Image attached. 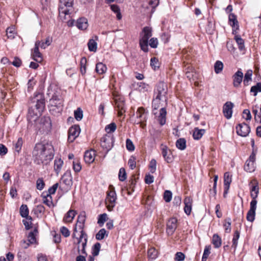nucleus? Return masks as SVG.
Listing matches in <instances>:
<instances>
[{"label":"nucleus","instance_id":"de8ad7c7","mask_svg":"<svg viewBox=\"0 0 261 261\" xmlns=\"http://www.w3.org/2000/svg\"><path fill=\"white\" fill-rule=\"evenodd\" d=\"M29 209L27 205L22 204L20 207V214L22 217H26L29 215Z\"/></svg>","mask_w":261,"mask_h":261},{"label":"nucleus","instance_id":"412c9836","mask_svg":"<svg viewBox=\"0 0 261 261\" xmlns=\"http://www.w3.org/2000/svg\"><path fill=\"white\" fill-rule=\"evenodd\" d=\"M95 151L94 149L86 151L84 157L85 162L88 164L93 163L95 160Z\"/></svg>","mask_w":261,"mask_h":261},{"label":"nucleus","instance_id":"37998d69","mask_svg":"<svg viewBox=\"0 0 261 261\" xmlns=\"http://www.w3.org/2000/svg\"><path fill=\"white\" fill-rule=\"evenodd\" d=\"M116 127V124L114 122H112L105 127V130L108 133L107 135H111V133L115 131Z\"/></svg>","mask_w":261,"mask_h":261},{"label":"nucleus","instance_id":"cd10ccee","mask_svg":"<svg viewBox=\"0 0 261 261\" xmlns=\"http://www.w3.org/2000/svg\"><path fill=\"white\" fill-rule=\"evenodd\" d=\"M162 99L155 96L152 102V114L156 116L158 114L157 110L161 107V100Z\"/></svg>","mask_w":261,"mask_h":261},{"label":"nucleus","instance_id":"0e129e2a","mask_svg":"<svg viewBox=\"0 0 261 261\" xmlns=\"http://www.w3.org/2000/svg\"><path fill=\"white\" fill-rule=\"evenodd\" d=\"M58 187H59V184L56 183L52 187H50L48 189V191L45 192L47 193V194L48 195H51V194H54L56 193V190H57V188H58Z\"/></svg>","mask_w":261,"mask_h":261},{"label":"nucleus","instance_id":"49530a36","mask_svg":"<svg viewBox=\"0 0 261 261\" xmlns=\"http://www.w3.org/2000/svg\"><path fill=\"white\" fill-rule=\"evenodd\" d=\"M223 68V64L220 61H217L214 64L215 72L218 74L220 73Z\"/></svg>","mask_w":261,"mask_h":261},{"label":"nucleus","instance_id":"f704fd0d","mask_svg":"<svg viewBox=\"0 0 261 261\" xmlns=\"http://www.w3.org/2000/svg\"><path fill=\"white\" fill-rule=\"evenodd\" d=\"M109 232H107L105 228H102L99 230L95 236L96 239L97 240H103L105 236H108Z\"/></svg>","mask_w":261,"mask_h":261},{"label":"nucleus","instance_id":"0eeeda50","mask_svg":"<svg viewBox=\"0 0 261 261\" xmlns=\"http://www.w3.org/2000/svg\"><path fill=\"white\" fill-rule=\"evenodd\" d=\"M255 154L254 152H252L250 155L249 159H248L245 163L244 165V170L250 173L253 172L255 169Z\"/></svg>","mask_w":261,"mask_h":261},{"label":"nucleus","instance_id":"72a5a7b5","mask_svg":"<svg viewBox=\"0 0 261 261\" xmlns=\"http://www.w3.org/2000/svg\"><path fill=\"white\" fill-rule=\"evenodd\" d=\"M212 243L215 248H219L222 244L221 238L217 234H214L212 238Z\"/></svg>","mask_w":261,"mask_h":261},{"label":"nucleus","instance_id":"a878e982","mask_svg":"<svg viewBox=\"0 0 261 261\" xmlns=\"http://www.w3.org/2000/svg\"><path fill=\"white\" fill-rule=\"evenodd\" d=\"M75 25L80 30H86L88 27V20L85 17L80 18L76 21Z\"/></svg>","mask_w":261,"mask_h":261},{"label":"nucleus","instance_id":"aec40b11","mask_svg":"<svg viewBox=\"0 0 261 261\" xmlns=\"http://www.w3.org/2000/svg\"><path fill=\"white\" fill-rule=\"evenodd\" d=\"M162 154L165 160L168 163H172L173 161V155H172L171 151L168 149V147L166 146H164L162 149Z\"/></svg>","mask_w":261,"mask_h":261},{"label":"nucleus","instance_id":"2eb2a0df","mask_svg":"<svg viewBox=\"0 0 261 261\" xmlns=\"http://www.w3.org/2000/svg\"><path fill=\"white\" fill-rule=\"evenodd\" d=\"M177 220L175 218L170 219L167 223V232L169 235L172 234L177 228Z\"/></svg>","mask_w":261,"mask_h":261},{"label":"nucleus","instance_id":"f257e3e1","mask_svg":"<svg viewBox=\"0 0 261 261\" xmlns=\"http://www.w3.org/2000/svg\"><path fill=\"white\" fill-rule=\"evenodd\" d=\"M32 155L36 164L47 165L54 158V147L49 143H37L34 146Z\"/></svg>","mask_w":261,"mask_h":261},{"label":"nucleus","instance_id":"a19ab883","mask_svg":"<svg viewBox=\"0 0 261 261\" xmlns=\"http://www.w3.org/2000/svg\"><path fill=\"white\" fill-rule=\"evenodd\" d=\"M97 43L92 39L89 40L88 43V49L90 51L95 52L97 50Z\"/></svg>","mask_w":261,"mask_h":261},{"label":"nucleus","instance_id":"5701e85b","mask_svg":"<svg viewBox=\"0 0 261 261\" xmlns=\"http://www.w3.org/2000/svg\"><path fill=\"white\" fill-rule=\"evenodd\" d=\"M193 199L191 197L187 196L184 199V211L185 213L190 215L191 213Z\"/></svg>","mask_w":261,"mask_h":261},{"label":"nucleus","instance_id":"ddd939ff","mask_svg":"<svg viewBox=\"0 0 261 261\" xmlns=\"http://www.w3.org/2000/svg\"><path fill=\"white\" fill-rule=\"evenodd\" d=\"M114 100L115 107L117 108L118 115L119 116H121L125 112L124 100L118 96H114Z\"/></svg>","mask_w":261,"mask_h":261},{"label":"nucleus","instance_id":"20e7f679","mask_svg":"<svg viewBox=\"0 0 261 261\" xmlns=\"http://www.w3.org/2000/svg\"><path fill=\"white\" fill-rule=\"evenodd\" d=\"M74 0H60L59 14L68 15L72 8Z\"/></svg>","mask_w":261,"mask_h":261},{"label":"nucleus","instance_id":"2f4dec72","mask_svg":"<svg viewBox=\"0 0 261 261\" xmlns=\"http://www.w3.org/2000/svg\"><path fill=\"white\" fill-rule=\"evenodd\" d=\"M76 212L74 210H69L65 215L63 220L66 222H71L74 218Z\"/></svg>","mask_w":261,"mask_h":261},{"label":"nucleus","instance_id":"bb28decb","mask_svg":"<svg viewBox=\"0 0 261 261\" xmlns=\"http://www.w3.org/2000/svg\"><path fill=\"white\" fill-rule=\"evenodd\" d=\"M41 197L43 198V202L48 207H54V204L53 202V198L51 195H48L47 193L43 192L41 194Z\"/></svg>","mask_w":261,"mask_h":261},{"label":"nucleus","instance_id":"09e8293b","mask_svg":"<svg viewBox=\"0 0 261 261\" xmlns=\"http://www.w3.org/2000/svg\"><path fill=\"white\" fill-rule=\"evenodd\" d=\"M86 63H87V59L85 57H83L81 60V68H80V71L82 75H84L86 73Z\"/></svg>","mask_w":261,"mask_h":261},{"label":"nucleus","instance_id":"338daca9","mask_svg":"<svg viewBox=\"0 0 261 261\" xmlns=\"http://www.w3.org/2000/svg\"><path fill=\"white\" fill-rule=\"evenodd\" d=\"M126 147L128 150L130 151H133L135 150V146L133 142L129 139H127L126 140Z\"/></svg>","mask_w":261,"mask_h":261},{"label":"nucleus","instance_id":"473e14b6","mask_svg":"<svg viewBox=\"0 0 261 261\" xmlns=\"http://www.w3.org/2000/svg\"><path fill=\"white\" fill-rule=\"evenodd\" d=\"M63 165V161L60 158L54 161V170L57 174L60 172Z\"/></svg>","mask_w":261,"mask_h":261},{"label":"nucleus","instance_id":"4c0bfd02","mask_svg":"<svg viewBox=\"0 0 261 261\" xmlns=\"http://www.w3.org/2000/svg\"><path fill=\"white\" fill-rule=\"evenodd\" d=\"M176 147L180 150H184L186 147V140L184 138L178 139L176 142Z\"/></svg>","mask_w":261,"mask_h":261},{"label":"nucleus","instance_id":"4be33fe9","mask_svg":"<svg viewBox=\"0 0 261 261\" xmlns=\"http://www.w3.org/2000/svg\"><path fill=\"white\" fill-rule=\"evenodd\" d=\"M251 183L252 184V186L251 188L250 195L252 198V200L257 201L256 198L257 197L259 192L258 182L256 180H254L252 181Z\"/></svg>","mask_w":261,"mask_h":261},{"label":"nucleus","instance_id":"5fc2aeb1","mask_svg":"<svg viewBox=\"0 0 261 261\" xmlns=\"http://www.w3.org/2000/svg\"><path fill=\"white\" fill-rule=\"evenodd\" d=\"M23 144V140L20 137L18 139L17 142L14 144V149L18 153L20 152Z\"/></svg>","mask_w":261,"mask_h":261},{"label":"nucleus","instance_id":"f3484780","mask_svg":"<svg viewBox=\"0 0 261 261\" xmlns=\"http://www.w3.org/2000/svg\"><path fill=\"white\" fill-rule=\"evenodd\" d=\"M232 176L229 172H227L224 175V191L223 193L224 197L227 194L228 191L229 189L230 185L232 181Z\"/></svg>","mask_w":261,"mask_h":261},{"label":"nucleus","instance_id":"603ef678","mask_svg":"<svg viewBox=\"0 0 261 261\" xmlns=\"http://www.w3.org/2000/svg\"><path fill=\"white\" fill-rule=\"evenodd\" d=\"M101 245L99 243H96L93 246L92 249V254L93 256H96L98 255L100 251Z\"/></svg>","mask_w":261,"mask_h":261},{"label":"nucleus","instance_id":"58836bf2","mask_svg":"<svg viewBox=\"0 0 261 261\" xmlns=\"http://www.w3.org/2000/svg\"><path fill=\"white\" fill-rule=\"evenodd\" d=\"M148 257L149 259H154L158 256V251L153 247L150 248L148 250Z\"/></svg>","mask_w":261,"mask_h":261},{"label":"nucleus","instance_id":"052dcab7","mask_svg":"<svg viewBox=\"0 0 261 261\" xmlns=\"http://www.w3.org/2000/svg\"><path fill=\"white\" fill-rule=\"evenodd\" d=\"M258 92H261V83H257L255 86L251 88L250 92L254 93V96H256Z\"/></svg>","mask_w":261,"mask_h":261},{"label":"nucleus","instance_id":"b1692460","mask_svg":"<svg viewBox=\"0 0 261 261\" xmlns=\"http://www.w3.org/2000/svg\"><path fill=\"white\" fill-rule=\"evenodd\" d=\"M63 182L69 187L72 185V176L70 171H67L61 178Z\"/></svg>","mask_w":261,"mask_h":261},{"label":"nucleus","instance_id":"c03bdc74","mask_svg":"<svg viewBox=\"0 0 261 261\" xmlns=\"http://www.w3.org/2000/svg\"><path fill=\"white\" fill-rule=\"evenodd\" d=\"M51 103L55 106L61 108L63 107L62 101L57 97V96H54L51 99Z\"/></svg>","mask_w":261,"mask_h":261},{"label":"nucleus","instance_id":"ea45409f","mask_svg":"<svg viewBox=\"0 0 261 261\" xmlns=\"http://www.w3.org/2000/svg\"><path fill=\"white\" fill-rule=\"evenodd\" d=\"M234 39L238 44V47L240 50H243L245 49L244 41L239 35H236L234 37Z\"/></svg>","mask_w":261,"mask_h":261},{"label":"nucleus","instance_id":"864d4df0","mask_svg":"<svg viewBox=\"0 0 261 261\" xmlns=\"http://www.w3.org/2000/svg\"><path fill=\"white\" fill-rule=\"evenodd\" d=\"M139 45L141 49L144 52L148 51V41L139 40Z\"/></svg>","mask_w":261,"mask_h":261},{"label":"nucleus","instance_id":"6ab92c4d","mask_svg":"<svg viewBox=\"0 0 261 261\" xmlns=\"http://www.w3.org/2000/svg\"><path fill=\"white\" fill-rule=\"evenodd\" d=\"M243 78V73L238 70L232 76L233 85L234 87L238 88L241 84Z\"/></svg>","mask_w":261,"mask_h":261},{"label":"nucleus","instance_id":"dca6fc26","mask_svg":"<svg viewBox=\"0 0 261 261\" xmlns=\"http://www.w3.org/2000/svg\"><path fill=\"white\" fill-rule=\"evenodd\" d=\"M40 42L37 41L35 44V47L34 48L33 53L32 54L33 59L37 62H41L42 61L41 54L39 52V47Z\"/></svg>","mask_w":261,"mask_h":261},{"label":"nucleus","instance_id":"8fccbe9b","mask_svg":"<svg viewBox=\"0 0 261 261\" xmlns=\"http://www.w3.org/2000/svg\"><path fill=\"white\" fill-rule=\"evenodd\" d=\"M108 219V216L107 214L103 213L102 214H100L98 216L97 223L99 224L100 226H102L104 224L105 222Z\"/></svg>","mask_w":261,"mask_h":261},{"label":"nucleus","instance_id":"6e6d98bb","mask_svg":"<svg viewBox=\"0 0 261 261\" xmlns=\"http://www.w3.org/2000/svg\"><path fill=\"white\" fill-rule=\"evenodd\" d=\"M159 62L158 58L156 57H153L150 60V66L151 67L155 70L159 68Z\"/></svg>","mask_w":261,"mask_h":261},{"label":"nucleus","instance_id":"c756f323","mask_svg":"<svg viewBox=\"0 0 261 261\" xmlns=\"http://www.w3.org/2000/svg\"><path fill=\"white\" fill-rule=\"evenodd\" d=\"M229 22L230 25L233 27H236L237 29H238L239 25L238 21L237 19V16L233 13H230L228 17Z\"/></svg>","mask_w":261,"mask_h":261},{"label":"nucleus","instance_id":"39448f33","mask_svg":"<svg viewBox=\"0 0 261 261\" xmlns=\"http://www.w3.org/2000/svg\"><path fill=\"white\" fill-rule=\"evenodd\" d=\"M33 102H36L35 107L39 114L44 111L45 107V100L42 93H38L33 98Z\"/></svg>","mask_w":261,"mask_h":261},{"label":"nucleus","instance_id":"bf43d9fd","mask_svg":"<svg viewBox=\"0 0 261 261\" xmlns=\"http://www.w3.org/2000/svg\"><path fill=\"white\" fill-rule=\"evenodd\" d=\"M80 232L81 233V234L79 238H77L76 236L75 237L77 239V244H80L81 243H82L83 241H85V236L86 237V239L87 240H88V236L84 230H80Z\"/></svg>","mask_w":261,"mask_h":261},{"label":"nucleus","instance_id":"7ed1b4c3","mask_svg":"<svg viewBox=\"0 0 261 261\" xmlns=\"http://www.w3.org/2000/svg\"><path fill=\"white\" fill-rule=\"evenodd\" d=\"M167 92L168 87L167 84L163 82H160L155 87L154 95L157 97L166 100Z\"/></svg>","mask_w":261,"mask_h":261},{"label":"nucleus","instance_id":"e433bc0d","mask_svg":"<svg viewBox=\"0 0 261 261\" xmlns=\"http://www.w3.org/2000/svg\"><path fill=\"white\" fill-rule=\"evenodd\" d=\"M107 69V68L105 64L99 62L96 64L95 70L98 74H103L106 71Z\"/></svg>","mask_w":261,"mask_h":261},{"label":"nucleus","instance_id":"393cba45","mask_svg":"<svg viewBox=\"0 0 261 261\" xmlns=\"http://www.w3.org/2000/svg\"><path fill=\"white\" fill-rule=\"evenodd\" d=\"M167 111L165 108H161L160 110V113L157 116V119L161 126L164 125L166 122Z\"/></svg>","mask_w":261,"mask_h":261},{"label":"nucleus","instance_id":"7c9ffc66","mask_svg":"<svg viewBox=\"0 0 261 261\" xmlns=\"http://www.w3.org/2000/svg\"><path fill=\"white\" fill-rule=\"evenodd\" d=\"M137 117L140 119V121L139 122H141L143 121H146V115H145V110L143 107H140L138 108L137 112Z\"/></svg>","mask_w":261,"mask_h":261},{"label":"nucleus","instance_id":"c85d7f7f","mask_svg":"<svg viewBox=\"0 0 261 261\" xmlns=\"http://www.w3.org/2000/svg\"><path fill=\"white\" fill-rule=\"evenodd\" d=\"M205 133L204 129H199L198 127H195L193 130V137L195 140H199Z\"/></svg>","mask_w":261,"mask_h":261},{"label":"nucleus","instance_id":"9b49d317","mask_svg":"<svg viewBox=\"0 0 261 261\" xmlns=\"http://www.w3.org/2000/svg\"><path fill=\"white\" fill-rule=\"evenodd\" d=\"M39 129L43 132H47L51 127V122L49 117H43L40 120Z\"/></svg>","mask_w":261,"mask_h":261},{"label":"nucleus","instance_id":"774afa93","mask_svg":"<svg viewBox=\"0 0 261 261\" xmlns=\"http://www.w3.org/2000/svg\"><path fill=\"white\" fill-rule=\"evenodd\" d=\"M243 118L245 119L246 120H250L252 118V116L249 110L245 109L243 112L242 115Z\"/></svg>","mask_w":261,"mask_h":261},{"label":"nucleus","instance_id":"e2e57ef3","mask_svg":"<svg viewBox=\"0 0 261 261\" xmlns=\"http://www.w3.org/2000/svg\"><path fill=\"white\" fill-rule=\"evenodd\" d=\"M45 186V183L42 178H39L36 181V188L39 190H42Z\"/></svg>","mask_w":261,"mask_h":261},{"label":"nucleus","instance_id":"423d86ee","mask_svg":"<svg viewBox=\"0 0 261 261\" xmlns=\"http://www.w3.org/2000/svg\"><path fill=\"white\" fill-rule=\"evenodd\" d=\"M114 139L111 135H105L100 140V145L107 151L110 150L113 146Z\"/></svg>","mask_w":261,"mask_h":261},{"label":"nucleus","instance_id":"c9c22d12","mask_svg":"<svg viewBox=\"0 0 261 261\" xmlns=\"http://www.w3.org/2000/svg\"><path fill=\"white\" fill-rule=\"evenodd\" d=\"M252 70H248L246 73L245 74L244 79L243 81V84L245 86L249 85V83L252 81Z\"/></svg>","mask_w":261,"mask_h":261},{"label":"nucleus","instance_id":"a18cd8bd","mask_svg":"<svg viewBox=\"0 0 261 261\" xmlns=\"http://www.w3.org/2000/svg\"><path fill=\"white\" fill-rule=\"evenodd\" d=\"M240 237V232L236 230L234 231L233 237L232 239V244L231 245V247L233 248L235 250L237 247L238 245V240Z\"/></svg>","mask_w":261,"mask_h":261},{"label":"nucleus","instance_id":"a211bd4d","mask_svg":"<svg viewBox=\"0 0 261 261\" xmlns=\"http://www.w3.org/2000/svg\"><path fill=\"white\" fill-rule=\"evenodd\" d=\"M152 28L150 27H145L143 28L142 31L140 33V40L148 41L149 38L152 36Z\"/></svg>","mask_w":261,"mask_h":261},{"label":"nucleus","instance_id":"13d9d810","mask_svg":"<svg viewBox=\"0 0 261 261\" xmlns=\"http://www.w3.org/2000/svg\"><path fill=\"white\" fill-rule=\"evenodd\" d=\"M74 117L77 121H80L83 117V111L80 108H78L74 112Z\"/></svg>","mask_w":261,"mask_h":261},{"label":"nucleus","instance_id":"79ce46f5","mask_svg":"<svg viewBox=\"0 0 261 261\" xmlns=\"http://www.w3.org/2000/svg\"><path fill=\"white\" fill-rule=\"evenodd\" d=\"M111 9L116 14L117 19L120 20L122 18V15L119 7L116 5H112Z\"/></svg>","mask_w":261,"mask_h":261},{"label":"nucleus","instance_id":"4468645a","mask_svg":"<svg viewBox=\"0 0 261 261\" xmlns=\"http://www.w3.org/2000/svg\"><path fill=\"white\" fill-rule=\"evenodd\" d=\"M234 107V105L230 101H227L223 107V113L224 116L227 119H230L232 116V108Z\"/></svg>","mask_w":261,"mask_h":261},{"label":"nucleus","instance_id":"9d476101","mask_svg":"<svg viewBox=\"0 0 261 261\" xmlns=\"http://www.w3.org/2000/svg\"><path fill=\"white\" fill-rule=\"evenodd\" d=\"M236 129L237 134L242 137L247 136L250 132V126L244 122L239 124Z\"/></svg>","mask_w":261,"mask_h":261},{"label":"nucleus","instance_id":"3c124183","mask_svg":"<svg viewBox=\"0 0 261 261\" xmlns=\"http://www.w3.org/2000/svg\"><path fill=\"white\" fill-rule=\"evenodd\" d=\"M137 85L138 86L137 89L143 92L147 91L149 88V85L144 82H139L137 83Z\"/></svg>","mask_w":261,"mask_h":261},{"label":"nucleus","instance_id":"6e6552de","mask_svg":"<svg viewBox=\"0 0 261 261\" xmlns=\"http://www.w3.org/2000/svg\"><path fill=\"white\" fill-rule=\"evenodd\" d=\"M80 127L78 125H74L70 127L68 130V141L73 142L79 136L80 133Z\"/></svg>","mask_w":261,"mask_h":261},{"label":"nucleus","instance_id":"1a4fd4ad","mask_svg":"<svg viewBox=\"0 0 261 261\" xmlns=\"http://www.w3.org/2000/svg\"><path fill=\"white\" fill-rule=\"evenodd\" d=\"M85 221V213L83 212V213H81L78 216L77 222L72 233V237H75V232H77V228H79V230H84Z\"/></svg>","mask_w":261,"mask_h":261},{"label":"nucleus","instance_id":"4d7b16f0","mask_svg":"<svg viewBox=\"0 0 261 261\" xmlns=\"http://www.w3.org/2000/svg\"><path fill=\"white\" fill-rule=\"evenodd\" d=\"M126 173L124 168H121L119 171L118 178L119 180L123 181L126 179Z\"/></svg>","mask_w":261,"mask_h":261},{"label":"nucleus","instance_id":"69168bd1","mask_svg":"<svg viewBox=\"0 0 261 261\" xmlns=\"http://www.w3.org/2000/svg\"><path fill=\"white\" fill-rule=\"evenodd\" d=\"M51 42V39L49 37H47L44 42H40L39 46L43 49L46 48L48 46Z\"/></svg>","mask_w":261,"mask_h":261},{"label":"nucleus","instance_id":"f03ea898","mask_svg":"<svg viewBox=\"0 0 261 261\" xmlns=\"http://www.w3.org/2000/svg\"><path fill=\"white\" fill-rule=\"evenodd\" d=\"M117 199V195L115 191V188L112 185H110L109 190L107 193L106 204L109 211H112L115 207Z\"/></svg>","mask_w":261,"mask_h":261},{"label":"nucleus","instance_id":"f8f14e48","mask_svg":"<svg viewBox=\"0 0 261 261\" xmlns=\"http://www.w3.org/2000/svg\"><path fill=\"white\" fill-rule=\"evenodd\" d=\"M257 201L251 200L250 209L247 212L246 219L247 221L252 222L254 221L255 216Z\"/></svg>","mask_w":261,"mask_h":261},{"label":"nucleus","instance_id":"680f3d73","mask_svg":"<svg viewBox=\"0 0 261 261\" xmlns=\"http://www.w3.org/2000/svg\"><path fill=\"white\" fill-rule=\"evenodd\" d=\"M172 194L169 190H166L164 194V199L166 202H169L172 199Z\"/></svg>","mask_w":261,"mask_h":261}]
</instances>
